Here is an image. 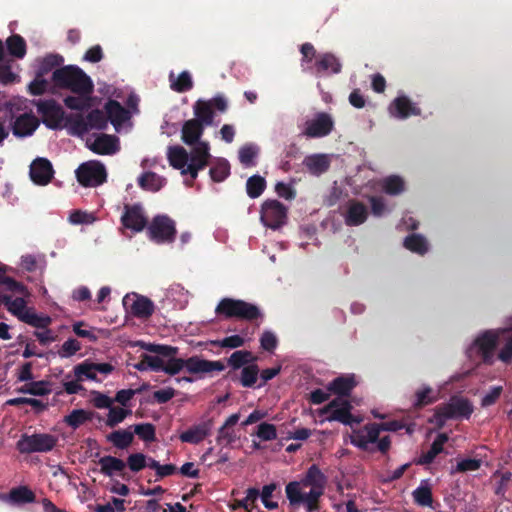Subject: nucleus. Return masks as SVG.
<instances>
[{"label":"nucleus","instance_id":"22","mask_svg":"<svg viewBox=\"0 0 512 512\" xmlns=\"http://www.w3.org/2000/svg\"><path fill=\"white\" fill-rule=\"evenodd\" d=\"M39 126V120L32 114H22L13 123L12 131L15 136L26 137L34 133Z\"/></svg>","mask_w":512,"mask_h":512},{"label":"nucleus","instance_id":"8","mask_svg":"<svg viewBox=\"0 0 512 512\" xmlns=\"http://www.w3.org/2000/svg\"><path fill=\"white\" fill-rule=\"evenodd\" d=\"M352 405L348 400L336 397L326 406L320 409V415H327L326 420L329 422L338 421L344 425H352L359 423L360 420L351 414Z\"/></svg>","mask_w":512,"mask_h":512},{"label":"nucleus","instance_id":"31","mask_svg":"<svg viewBox=\"0 0 512 512\" xmlns=\"http://www.w3.org/2000/svg\"><path fill=\"white\" fill-rule=\"evenodd\" d=\"M166 184V179L155 172L147 171L138 177V185L146 191L157 192Z\"/></svg>","mask_w":512,"mask_h":512},{"label":"nucleus","instance_id":"49","mask_svg":"<svg viewBox=\"0 0 512 512\" xmlns=\"http://www.w3.org/2000/svg\"><path fill=\"white\" fill-rule=\"evenodd\" d=\"M259 375V368L256 364L250 363L241 370L239 382L243 387H253L257 382Z\"/></svg>","mask_w":512,"mask_h":512},{"label":"nucleus","instance_id":"56","mask_svg":"<svg viewBox=\"0 0 512 512\" xmlns=\"http://www.w3.org/2000/svg\"><path fill=\"white\" fill-rule=\"evenodd\" d=\"M415 503L420 506H431L433 502L432 490L427 484H421L413 493Z\"/></svg>","mask_w":512,"mask_h":512},{"label":"nucleus","instance_id":"39","mask_svg":"<svg viewBox=\"0 0 512 512\" xmlns=\"http://www.w3.org/2000/svg\"><path fill=\"white\" fill-rule=\"evenodd\" d=\"M17 392L34 396H45L51 393L49 383L44 380L30 381L17 389Z\"/></svg>","mask_w":512,"mask_h":512},{"label":"nucleus","instance_id":"58","mask_svg":"<svg viewBox=\"0 0 512 512\" xmlns=\"http://www.w3.org/2000/svg\"><path fill=\"white\" fill-rule=\"evenodd\" d=\"M134 433L145 442H153L156 439V429L151 423H140L131 426Z\"/></svg>","mask_w":512,"mask_h":512},{"label":"nucleus","instance_id":"7","mask_svg":"<svg viewBox=\"0 0 512 512\" xmlns=\"http://www.w3.org/2000/svg\"><path fill=\"white\" fill-rule=\"evenodd\" d=\"M473 410V405L469 399L454 396L449 403L436 409L435 417L442 425L448 419H469Z\"/></svg>","mask_w":512,"mask_h":512},{"label":"nucleus","instance_id":"50","mask_svg":"<svg viewBox=\"0 0 512 512\" xmlns=\"http://www.w3.org/2000/svg\"><path fill=\"white\" fill-rule=\"evenodd\" d=\"M260 492L257 488L251 487L246 491V497L241 500H235L232 509H245L247 512H251L253 509V504L258 499Z\"/></svg>","mask_w":512,"mask_h":512},{"label":"nucleus","instance_id":"35","mask_svg":"<svg viewBox=\"0 0 512 512\" xmlns=\"http://www.w3.org/2000/svg\"><path fill=\"white\" fill-rule=\"evenodd\" d=\"M448 441V436L445 433L439 434L432 442L430 449L421 456L420 464H430L435 457L443 451L444 444Z\"/></svg>","mask_w":512,"mask_h":512},{"label":"nucleus","instance_id":"29","mask_svg":"<svg viewBox=\"0 0 512 512\" xmlns=\"http://www.w3.org/2000/svg\"><path fill=\"white\" fill-rule=\"evenodd\" d=\"M210 428V422H203L182 432L179 436V439L183 443L198 444L209 435Z\"/></svg>","mask_w":512,"mask_h":512},{"label":"nucleus","instance_id":"60","mask_svg":"<svg viewBox=\"0 0 512 512\" xmlns=\"http://www.w3.org/2000/svg\"><path fill=\"white\" fill-rule=\"evenodd\" d=\"M433 391L430 387H424L422 390H419L415 393L416 401L414 403V407L416 409H421L427 405H430L437 401V396L432 395Z\"/></svg>","mask_w":512,"mask_h":512},{"label":"nucleus","instance_id":"6","mask_svg":"<svg viewBox=\"0 0 512 512\" xmlns=\"http://www.w3.org/2000/svg\"><path fill=\"white\" fill-rule=\"evenodd\" d=\"M57 442L58 438L48 433L23 434L18 440L16 448L21 454L45 453L52 451Z\"/></svg>","mask_w":512,"mask_h":512},{"label":"nucleus","instance_id":"51","mask_svg":"<svg viewBox=\"0 0 512 512\" xmlns=\"http://www.w3.org/2000/svg\"><path fill=\"white\" fill-rule=\"evenodd\" d=\"M148 467L155 470L156 481L165 477L171 476L177 472V467L174 464H160L154 458L148 459Z\"/></svg>","mask_w":512,"mask_h":512},{"label":"nucleus","instance_id":"45","mask_svg":"<svg viewBox=\"0 0 512 512\" xmlns=\"http://www.w3.org/2000/svg\"><path fill=\"white\" fill-rule=\"evenodd\" d=\"M266 189V180L260 175H253L247 179L246 192L252 198H258Z\"/></svg>","mask_w":512,"mask_h":512},{"label":"nucleus","instance_id":"25","mask_svg":"<svg viewBox=\"0 0 512 512\" xmlns=\"http://www.w3.org/2000/svg\"><path fill=\"white\" fill-rule=\"evenodd\" d=\"M357 382L354 375L339 376L333 379L327 386L329 392L338 397L349 396Z\"/></svg>","mask_w":512,"mask_h":512},{"label":"nucleus","instance_id":"24","mask_svg":"<svg viewBox=\"0 0 512 512\" xmlns=\"http://www.w3.org/2000/svg\"><path fill=\"white\" fill-rule=\"evenodd\" d=\"M205 127L199 120L190 119L184 122L181 131V139L187 145L198 144Z\"/></svg>","mask_w":512,"mask_h":512},{"label":"nucleus","instance_id":"18","mask_svg":"<svg viewBox=\"0 0 512 512\" xmlns=\"http://www.w3.org/2000/svg\"><path fill=\"white\" fill-rule=\"evenodd\" d=\"M388 110L391 116L398 119L421 115V109L404 95L396 97L389 105Z\"/></svg>","mask_w":512,"mask_h":512},{"label":"nucleus","instance_id":"63","mask_svg":"<svg viewBox=\"0 0 512 512\" xmlns=\"http://www.w3.org/2000/svg\"><path fill=\"white\" fill-rule=\"evenodd\" d=\"M236 433L233 428L222 425L216 437V441L220 445L228 446L236 441Z\"/></svg>","mask_w":512,"mask_h":512},{"label":"nucleus","instance_id":"34","mask_svg":"<svg viewBox=\"0 0 512 512\" xmlns=\"http://www.w3.org/2000/svg\"><path fill=\"white\" fill-rule=\"evenodd\" d=\"M107 441L114 447L124 450L131 446L134 441V434L128 429H120L107 435Z\"/></svg>","mask_w":512,"mask_h":512},{"label":"nucleus","instance_id":"9","mask_svg":"<svg viewBox=\"0 0 512 512\" xmlns=\"http://www.w3.org/2000/svg\"><path fill=\"white\" fill-rule=\"evenodd\" d=\"M75 173L77 181L84 187H97L107 179L105 166L99 161L82 163Z\"/></svg>","mask_w":512,"mask_h":512},{"label":"nucleus","instance_id":"16","mask_svg":"<svg viewBox=\"0 0 512 512\" xmlns=\"http://www.w3.org/2000/svg\"><path fill=\"white\" fill-rule=\"evenodd\" d=\"M87 147L95 154L113 155L120 149L119 139L115 135L100 134L94 140L88 139Z\"/></svg>","mask_w":512,"mask_h":512},{"label":"nucleus","instance_id":"57","mask_svg":"<svg viewBox=\"0 0 512 512\" xmlns=\"http://www.w3.org/2000/svg\"><path fill=\"white\" fill-rule=\"evenodd\" d=\"M150 457L146 456L143 453H132L126 459V466L133 473H138L143 470L145 467H148V459Z\"/></svg>","mask_w":512,"mask_h":512},{"label":"nucleus","instance_id":"32","mask_svg":"<svg viewBox=\"0 0 512 512\" xmlns=\"http://www.w3.org/2000/svg\"><path fill=\"white\" fill-rule=\"evenodd\" d=\"M167 157L169 164L174 169L181 170V172L186 169L189 164V154L182 146L169 147Z\"/></svg>","mask_w":512,"mask_h":512},{"label":"nucleus","instance_id":"59","mask_svg":"<svg viewBox=\"0 0 512 512\" xmlns=\"http://www.w3.org/2000/svg\"><path fill=\"white\" fill-rule=\"evenodd\" d=\"M209 343L215 347L236 349L245 344V339L240 335H232L223 339L211 340Z\"/></svg>","mask_w":512,"mask_h":512},{"label":"nucleus","instance_id":"10","mask_svg":"<svg viewBox=\"0 0 512 512\" xmlns=\"http://www.w3.org/2000/svg\"><path fill=\"white\" fill-rule=\"evenodd\" d=\"M287 213V207L280 201L268 199L261 205L260 219L266 227L276 230L286 223Z\"/></svg>","mask_w":512,"mask_h":512},{"label":"nucleus","instance_id":"17","mask_svg":"<svg viewBox=\"0 0 512 512\" xmlns=\"http://www.w3.org/2000/svg\"><path fill=\"white\" fill-rule=\"evenodd\" d=\"M225 369V365L220 360L213 361L200 358L199 356H192L188 358V372L190 374L211 375L213 372H221Z\"/></svg>","mask_w":512,"mask_h":512},{"label":"nucleus","instance_id":"12","mask_svg":"<svg viewBox=\"0 0 512 512\" xmlns=\"http://www.w3.org/2000/svg\"><path fill=\"white\" fill-rule=\"evenodd\" d=\"M209 149V144L207 142H199L198 144H195L191 154L189 155V164L186 169L182 171V174H189L192 180L196 179L198 172L208 165L211 157Z\"/></svg>","mask_w":512,"mask_h":512},{"label":"nucleus","instance_id":"2","mask_svg":"<svg viewBox=\"0 0 512 512\" xmlns=\"http://www.w3.org/2000/svg\"><path fill=\"white\" fill-rule=\"evenodd\" d=\"M30 295L27 287L6 275V266L0 263V306L4 305L9 313L23 320L31 308H27L26 297Z\"/></svg>","mask_w":512,"mask_h":512},{"label":"nucleus","instance_id":"23","mask_svg":"<svg viewBox=\"0 0 512 512\" xmlns=\"http://www.w3.org/2000/svg\"><path fill=\"white\" fill-rule=\"evenodd\" d=\"M368 217V209L365 204L357 200H350L345 214V223L348 226H359Z\"/></svg>","mask_w":512,"mask_h":512},{"label":"nucleus","instance_id":"5","mask_svg":"<svg viewBox=\"0 0 512 512\" xmlns=\"http://www.w3.org/2000/svg\"><path fill=\"white\" fill-rule=\"evenodd\" d=\"M146 234L156 244H171L177 235L176 223L168 215H156L148 223Z\"/></svg>","mask_w":512,"mask_h":512},{"label":"nucleus","instance_id":"3","mask_svg":"<svg viewBox=\"0 0 512 512\" xmlns=\"http://www.w3.org/2000/svg\"><path fill=\"white\" fill-rule=\"evenodd\" d=\"M52 80L56 87L72 93L91 95L94 91L91 78L78 66L68 65L54 70Z\"/></svg>","mask_w":512,"mask_h":512},{"label":"nucleus","instance_id":"15","mask_svg":"<svg viewBox=\"0 0 512 512\" xmlns=\"http://www.w3.org/2000/svg\"><path fill=\"white\" fill-rule=\"evenodd\" d=\"M121 223L125 228L135 232H141L144 228H147L148 221L142 205L139 203L133 205L125 204Z\"/></svg>","mask_w":512,"mask_h":512},{"label":"nucleus","instance_id":"61","mask_svg":"<svg viewBox=\"0 0 512 512\" xmlns=\"http://www.w3.org/2000/svg\"><path fill=\"white\" fill-rule=\"evenodd\" d=\"M276 488H277L276 483H270V484L264 485L262 488V491L259 495V496H261L263 505L268 510H275L278 508V503L271 501L272 494L276 490Z\"/></svg>","mask_w":512,"mask_h":512},{"label":"nucleus","instance_id":"52","mask_svg":"<svg viewBox=\"0 0 512 512\" xmlns=\"http://www.w3.org/2000/svg\"><path fill=\"white\" fill-rule=\"evenodd\" d=\"M22 322L37 329H46L51 324L52 320L47 315L36 314L31 308V310L26 315H23Z\"/></svg>","mask_w":512,"mask_h":512},{"label":"nucleus","instance_id":"44","mask_svg":"<svg viewBox=\"0 0 512 512\" xmlns=\"http://www.w3.org/2000/svg\"><path fill=\"white\" fill-rule=\"evenodd\" d=\"M76 95H70L64 98V104L71 110L83 111L91 106V95H82L75 93Z\"/></svg>","mask_w":512,"mask_h":512},{"label":"nucleus","instance_id":"64","mask_svg":"<svg viewBox=\"0 0 512 512\" xmlns=\"http://www.w3.org/2000/svg\"><path fill=\"white\" fill-rule=\"evenodd\" d=\"M68 121L70 123L71 130L75 135L82 136L90 131L88 123L82 115L71 117Z\"/></svg>","mask_w":512,"mask_h":512},{"label":"nucleus","instance_id":"38","mask_svg":"<svg viewBox=\"0 0 512 512\" xmlns=\"http://www.w3.org/2000/svg\"><path fill=\"white\" fill-rule=\"evenodd\" d=\"M170 87L173 91L178 93H184L193 88V81L188 71L181 72L177 78H174V74L169 75Z\"/></svg>","mask_w":512,"mask_h":512},{"label":"nucleus","instance_id":"33","mask_svg":"<svg viewBox=\"0 0 512 512\" xmlns=\"http://www.w3.org/2000/svg\"><path fill=\"white\" fill-rule=\"evenodd\" d=\"M194 120H199L204 127L210 126L213 123L214 112L211 108V104L208 101L198 100L194 106Z\"/></svg>","mask_w":512,"mask_h":512},{"label":"nucleus","instance_id":"28","mask_svg":"<svg viewBox=\"0 0 512 512\" xmlns=\"http://www.w3.org/2000/svg\"><path fill=\"white\" fill-rule=\"evenodd\" d=\"M6 502L13 505L33 503L36 499L35 493L28 486L12 488L7 495L2 497Z\"/></svg>","mask_w":512,"mask_h":512},{"label":"nucleus","instance_id":"26","mask_svg":"<svg viewBox=\"0 0 512 512\" xmlns=\"http://www.w3.org/2000/svg\"><path fill=\"white\" fill-rule=\"evenodd\" d=\"M496 344L497 336L490 331L485 332L475 340V345L485 363H491Z\"/></svg>","mask_w":512,"mask_h":512},{"label":"nucleus","instance_id":"42","mask_svg":"<svg viewBox=\"0 0 512 512\" xmlns=\"http://www.w3.org/2000/svg\"><path fill=\"white\" fill-rule=\"evenodd\" d=\"M404 247L411 252L424 255L428 251V244L420 234H410L404 240Z\"/></svg>","mask_w":512,"mask_h":512},{"label":"nucleus","instance_id":"53","mask_svg":"<svg viewBox=\"0 0 512 512\" xmlns=\"http://www.w3.org/2000/svg\"><path fill=\"white\" fill-rule=\"evenodd\" d=\"M141 348L145 349L146 351L150 353H155L160 356H171L173 354H178L179 348L170 346V345H164V344H154V343H145V342H139L138 344Z\"/></svg>","mask_w":512,"mask_h":512},{"label":"nucleus","instance_id":"30","mask_svg":"<svg viewBox=\"0 0 512 512\" xmlns=\"http://www.w3.org/2000/svg\"><path fill=\"white\" fill-rule=\"evenodd\" d=\"M330 158L326 154H313L307 156L303 164L312 175L319 176L330 168Z\"/></svg>","mask_w":512,"mask_h":512},{"label":"nucleus","instance_id":"36","mask_svg":"<svg viewBox=\"0 0 512 512\" xmlns=\"http://www.w3.org/2000/svg\"><path fill=\"white\" fill-rule=\"evenodd\" d=\"M94 413L84 409H74L64 417V422L72 429H77L84 423L91 421Z\"/></svg>","mask_w":512,"mask_h":512},{"label":"nucleus","instance_id":"20","mask_svg":"<svg viewBox=\"0 0 512 512\" xmlns=\"http://www.w3.org/2000/svg\"><path fill=\"white\" fill-rule=\"evenodd\" d=\"M342 70L340 60L332 53L326 52L317 56L314 64V73L316 75L338 74Z\"/></svg>","mask_w":512,"mask_h":512},{"label":"nucleus","instance_id":"41","mask_svg":"<svg viewBox=\"0 0 512 512\" xmlns=\"http://www.w3.org/2000/svg\"><path fill=\"white\" fill-rule=\"evenodd\" d=\"M382 190L388 195H399L405 190V182L398 175H391L382 180Z\"/></svg>","mask_w":512,"mask_h":512},{"label":"nucleus","instance_id":"21","mask_svg":"<svg viewBox=\"0 0 512 512\" xmlns=\"http://www.w3.org/2000/svg\"><path fill=\"white\" fill-rule=\"evenodd\" d=\"M104 110L108 121H110L115 128L122 126L131 117L129 110L113 99L105 103Z\"/></svg>","mask_w":512,"mask_h":512},{"label":"nucleus","instance_id":"47","mask_svg":"<svg viewBox=\"0 0 512 512\" xmlns=\"http://www.w3.org/2000/svg\"><path fill=\"white\" fill-rule=\"evenodd\" d=\"M74 376L77 381L93 380L97 381V376L94 372L93 362L85 360L73 368Z\"/></svg>","mask_w":512,"mask_h":512},{"label":"nucleus","instance_id":"4","mask_svg":"<svg viewBox=\"0 0 512 512\" xmlns=\"http://www.w3.org/2000/svg\"><path fill=\"white\" fill-rule=\"evenodd\" d=\"M215 312L225 318H239L253 321L262 317L260 309L249 302L240 299L223 298L217 305Z\"/></svg>","mask_w":512,"mask_h":512},{"label":"nucleus","instance_id":"11","mask_svg":"<svg viewBox=\"0 0 512 512\" xmlns=\"http://www.w3.org/2000/svg\"><path fill=\"white\" fill-rule=\"evenodd\" d=\"M42 122L50 129H58L64 118L62 107L54 100H38L34 102Z\"/></svg>","mask_w":512,"mask_h":512},{"label":"nucleus","instance_id":"62","mask_svg":"<svg viewBox=\"0 0 512 512\" xmlns=\"http://www.w3.org/2000/svg\"><path fill=\"white\" fill-rule=\"evenodd\" d=\"M256 435L263 441H271L277 438V430L275 425L262 422L257 427Z\"/></svg>","mask_w":512,"mask_h":512},{"label":"nucleus","instance_id":"13","mask_svg":"<svg viewBox=\"0 0 512 512\" xmlns=\"http://www.w3.org/2000/svg\"><path fill=\"white\" fill-rule=\"evenodd\" d=\"M123 306L133 316L147 319L154 313V303L147 297L136 293L127 294L123 298Z\"/></svg>","mask_w":512,"mask_h":512},{"label":"nucleus","instance_id":"55","mask_svg":"<svg viewBox=\"0 0 512 512\" xmlns=\"http://www.w3.org/2000/svg\"><path fill=\"white\" fill-rule=\"evenodd\" d=\"M132 414L130 409H124L121 407H113L109 408V412L106 419V425L108 427H115L119 423L123 422L125 418Z\"/></svg>","mask_w":512,"mask_h":512},{"label":"nucleus","instance_id":"27","mask_svg":"<svg viewBox=\"0 0 512 512\" xmlns=\"http://www.w3.org/2000/svg\"><path fill=\"white\" fill-rule=\"evenodd\" d=\"M98 464L100 465V472L103 475L112 477L115 474H119L125 478L124 470L126 468V464L122 459L107 455L101 457L98 461Z\"/></svg>","mask_w":512,"mask_h":512},{"label":"nucleus","instance_id":"43","mask_svg":"<svg viewBox=\"0 0 512 512\" xmlns=\"http://www.w3.org/2000/svg\"><path fill=\"white\" fill-rule=\"evenodd\" d=\"M176 355L163 356L167 361H164L162 371L170 376L178 374L183 368L188 371V359L176 358Z\"/></svg>","mask_w":512,"mask_h":512},{"label":"nucleus","instance_id":"1","mask_svg":"<svg viewBox=\"0 0 512 512\" xmlns=\"http://www.w3.org/2000/svg\"><path fill=\"white\" fill-rule=\"evenodd\" d=\"M325 476L319 467L311 465L301 481H291L285 487L289 503L293 507L304 504L307 512L320 509V498L324 493Z\"/></svg>","mask_w":512,"mask_h":512},{"label":"nucleus","instance_id":"48","mask_svg":"<svg viewBox=\"0 0 512 512\" xmlns=\"http://www.w3.org/2000/svg\"><path fill=\"white\" fill-rule=\"evenodd\" d=\"M209 175L214 182H222L230 175V164L226 159H218L210 168Z\"/></svg>","mask_w":512,"mask_h":512},{"label":"nucleus","instance_id":"40","mask_svg":"<svg viewBox=\"0 0 512 512\" xmlns=\"http://www.w3.org/2000/svg\"><path fill=\"white\" fill-rule=\"evenodd\" d=\"M6 46L9 54L15 58L22 59L26 55V42L24 38L18 34L8 37Z\"/></svg>","mask_w":512,"mask_h":512},{"label":"nucleus","instance_id":"54","mask_svg":"<svg viewBox=\"0 0 512 512\" xmlns=\"http://www.w3.org/2000/svg\"><path fill=\"white\" fill-rule=\"evenodd\" d=\"M259 153V148L252 144L244 145L239 150V160L245 167L255 166L254 159Z\"/></svg>","mask_w":512,"mask_h":512},{"label":"nucleus","instance_id":"46","mask_svg":"<svg viewBox=\"0 0 512 512\" xmlns=\"http://www.w3.org/2000/svg\"><path fill=\"white\" fill-rule=\"evenodd\" d=\"M85 121L88 123L90 130H105L108 125V119L105 111L99 109L90 111L86 115Z\"/></svg>","mask_w":512,"mask_h":512},{"label":"nucleus","instance_id":"37","mask_svg":"<svg viewBox=\"0 0 512 512\" xmlns=\"http://www.w3.org/2000/svg\"><path fill=\"white\" fill-rule=\"evenodd\" d=\"M255 356L252 352L247 350H237L233 352L230 357L227 359V365L231 367L233 370H238L245 365H249L250 363L255 361Z\"/></svg>","mask_w":512,"mask_h":512},{"label":"nucleus","instance_id":"19","mask_svg":"<svg viewBox=\"0 0 512 512\" xmlns=\"http://www.w3.org/2000/svg\"><path fill=\"white\" fill-rule=\"evenodd\" d=\"M53 175V166L46 158H37L30 165V178L37 185H47Z\"/></svg>","mask_w":512,"mask_h":512},{"label":"nucleus","instance_id":"14","mask_svg":"<svg viewBox=\"0 0 512 512\" xmlns=\"http://www.w3.org/2000/svg\"><path fill=\"white\" fill-rule=\"evenodd\" d=\"M334 128V121L330 114L319 112L315 118L307 120L303 134L308 138H322L329 135Z\"/></svg>","mask_w":512,"mask_h":512}]
</instances>
